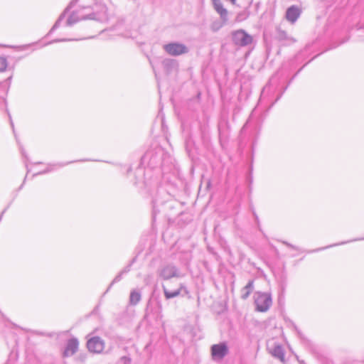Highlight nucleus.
I'll return each mask as SVG.
<instances>
[{
    "label": "nucleus",
    "mask_w": 364,
    "mask_h": 364,
    "mask_svg": "<svg viewBox=\"0 0 364 364\" xmlns=\"http://www.w3.org/2000/svg\"><path fill=\"white\" fill-rule=\"evenodd\" d=\"M253 215L255 218H256V215H257L255 213V212H253Z\"/></svg>",
    "instance_id": "nucleus-32"
},
{
    "label": "nucleus",
    "mask_w": 364,
    "mask_h": 364,
    "mask_svg": "<svg viewBox=\"0 0 364 364\" xmlns=\"http://www.w3.org/2000/svg\"><path fill=\"white\" fill-rule=\"evenodd\" d=\"M77 0H73L69 6L65 9V11L60 15L59 18H58V20L56 21V22L55 23V24L53 25V26L52 27V28L50 29V33H52L53 32L55 29H57L60 25V22L65 18V16H66V13L68 11V10L70 9H71L74 4L76 3Z\"/></svg>",
    "instance_id": "nucleus-12"
},
{
    "label": "nucleus",
    "mask_w": 364,
    "mask_h": 364,
    "mask_svg": "<svg viewBox=\"0 0 364 364\" xmlns=\"http://www.w3.org/2000/svg\"><path fill=\"white\" fill-rule=\"evenodd\" d=\"M227 21H224L221 19V21L217 20L212 23L210 26V28L213 32H216L219 31L225 23Z\"/></svg>",
    "instance_id": "nucleus-19"
},
{
    "label": "nucleus",
    "mask_w": 364,
    "mask_h": 364,
    "mask_svg": "<svg viewBox=\"0 0 364 364\" xmlns=\"http://www.w3.org/2000/svg\"><path fill=\"white\" fill-rule=\"evenodd\" d=\"M294 329L296 331L297 333L300 336V335H301V333H300V331H299V329L297 328V327H296L295 325H294Z\"/></svg>",
    "instance_id": "nucleus-27"
},
{
    "label": "nucleus",
    "mask_w": 364,
    "mask_h": 364,
    "mask_svg": "<svg viewBox=\"0 0 364 364\" xmlns=\"http://www.w3.org/2000/svg\"><path fill=\"white\" fill-rule=\"evenodd\" d=\"M232 4H235L236 0H229Z\"/></svg>",
    "instance_id": "nucleus-31"
},
{
    "label": "nucleus",
    "mask_w": 364,
    "mask_h": 364,
    "mask_svg": "<svg viewBox=\"0 0 364 364\" xmlns=\"http://www.w3.org/2000/svg\"><path fill=\"white\" fill-rule=\"evenodd\" d=\"M11 78H12V77H11V76L9 77L6 80L5 82H6V83H9H9L11 82Z\"/></svg>",
    "instance_id": "nucleus-26"
},
{
    "label": "nucleus",
    "mask_w": 364,
    "mask_h": 364,
    "mask_svg": "<svg viewBox=\"0 0 364 364\" xmlns=\"http://www.w3.org/2000/svg\"><path fill=\"white\" fill-rule=\"evenodd\" d=\"M185 287L183 284H179L178 288L173 291H170L166 285L163 284L162 289L164 291V296L166 299H170L172 298H175L180 295L181 290L184 289Z\"/></svg>",
    "instance_id": "nucleus-10"
},
{
    "label": "nucleus",
    "mask_w": 364,
    "mask_h": 364,
    "mask_svg": "<svg viewBox=\"0 0 364 364\" xmlns=\"http://www.w3.org/2000/svg\"><path fill=\"white\" fill-rule=\"evenodd\" d=\"M211 355L213 360H223L229 353L228 345L225 342L214 344L210 348Z\"/></svg>",
    "instance_id": "nucleus-4"
},
{
    "label": "nucleus",
    "mask_w": 364,
    "mask_h": 364,
    "mask_svg": "<svg viewBox=\"0 0 364 364\" xmlns=\"http://www.w3.org/2000/svg\"><path fill=\"white\" fill-rule=\"evenodd\" d=\"M130 363H131V358L127 356L122 357L117 363V364H130Z\"/></svg>",
    "instance_id": "nucleus-20"
},
{
    "label": "nucleus",
    "mask_w": 364,
    "mask_h": 364,
    "mask_svg": "<svg viewBox=\"0 0 364 364\" xmlns=\"http://www.w3.org/2000/svg\"><path fill=\"white\" fill-rule=\"evenodd\" d=\"M282 95H283V92H282V93H281V94L277 97V99H276V100H275V102H276L277 101H278V100L280 99V97H282Z\"/></svg>",
    "instance_id": "nucleus-30"
},
{
    "label": "nucleus",
    "mask_w": 364,
    "mask_h": 364,
    "mask_svg": "<svg viewBox=\"0 0 364 364\" xmlns=\"http://www.w3.org/2000/svg\"><path fill=\"white\" fill-rule=\"evenodd\" d=\"M213 6L215 11L220 14V18L224 21H228V11L223 8L220 0H213Z\"/></svg>",
    "instance_id": "nucleus-11"
},
{
    "label": "nucleus",
    "mask_w": 364,
    "mask_h": 364,
    "mask_svg": "<svg viewBox=\"0 0 364 364\" xmlns=\"http://www.w3.org/2000/svg\"><path fill=\"white\" fill-rule=\"evenodd\" d=\"M163 48L168 55L172 56H178L188 52V48L186 45L178 42L165 44Z\"/></svg>",
    "instance_id": "nucleus-3"
},
{
    "label": "nucleus",
    "mask_w": 364,
    "mask_h": 364,
    "mask_svg": "<svg viewBox=\"0 0 364 364\" xmlns=\"http://www.w3.org/2000/svg\"><path fill=\"white\" fill-rule=\"evenodd\" d=\"M277 38L279 41H291V42H294L295 40L289 36L288 34L287 33L286 31L280 29V28H278L277 30Z\"/></svg>",
    "instance_id": "nucleus-18"
},
{
    "label": "nucleus",
    "mask_w": 364,
    "mask_h": 364,
    "mask_svg": "<svg viewBox=\"0 0 364 364\" xmlns=\"http://www.w3.org/2000/svg\"><path fill=\"white\" fill-rule=\"evenodd\" d=\"M254 289V281L250 280L247 285L241 290V299H247Z\"/></svg>",
    "instance_id": "nucleus-13"
},
{
    "label": "nucleus",
    "mask_w": 364,
    "mask_h": 364,
    "mask_svg": "<svg viewBox=\"0 0 364 364\" xmlns=\"http://www.w3.org/2000/svg\"><path fill=\"white\" fill-rule=\"evenodd\" d=\"M79 342L77 338H71L68 340L65 349L63 352L65 357H68L74 355L78 349Z\"/></svg>",
    "instance_id": "nucleus-9"
},
{
    "label": "nucleus",
    "mask_w": 364,
    "mask_h": 364,
    "mask_svg": "<svg viewBox=\"0 0 364 364\" xmlns=\"http://www.w3.org/2000/svg\"><path fill=\"white\" fill-rule=\"evenodd\" d=\"M232 38L234 44L240 47L247 46L252 42V37L242 29L234 31Z\"/></svg>",
    "instance_id": "nucleus-2"
},
{
    "label": "nucleus",
    "mask_w": 364,
    "mask_h": 364,
    "mask_svg": "<svg viewBox=\"0 0 364 364\" xmlns=\"http://www.w3.org/2000/svg\"><path fill=\"white\" fill-rule=\"evenodd\" d=\"M7 66L6 59L4 58H0V72L4 71Z\"/></svg>",
    "instance_id": "nucleus-21"
},
{
    "label": "nucleus",
    "mask_w": 364,
    "mask_h": 364,
    "mask_svg": "<svg viewBox=\"0 0 364 364\" xmlns=\"http://www.w3.org/2000/svg\"><path fill=\"white\" fill-rule=\"evenodd\" d=\"M130 266L131 264L127 266L126 267H124L114 278V279L112 280V282H111V284H109V286L108 287L106 292H107L108 291H109V289H111V287H112V285L117 282H119L122 278V276L124 274H127V272H129L130 270Z\"/></svg>",
    "instance_id": "nucleus-16"
},
{
    "label": "nucleus",
    "mask_w": 364,
    "mask_h": 364,
    "mask_svg": "<svg viewBox=\"0 0 364 364\" xmlns=\"http://www.w3.org/2000/svg\"><path fill=\"white\" fill-rule=\"evenodd\" d=\"M272 355L278 358L280 361L283 362L284 360V353L282 347L281 346H276L272 350Z\"/></svg>",
    "instance_id": "nucleus-17"
},
{
    "label": "nucleus",
    "mask_w": 364,
    "mask_h": 364,
    "mask_svg": "<svg viewBox=\"0 0 364 364\" xmlns=\"http://www.w3.org/2000/svg\"><path fill=\"white\" fill-rule=\"evenodd\" d=\"M285 90H287V87H284V90H283L282 92H285Z\"/></svg>",
    "instance_id": "nucleus-33"
},
{
    "label": "nucleus",
    "mask_w": 364,
    "mask_h": 364,
    "mask_svg": "<svg viewBox=\"0 0 364 364\" xmlns=\"http://www.w3.org/2000/svg\"><path fill=\"white\" fill-rule=\"evenodd\" d=\"M301 13V9L298 6L293 5L287 9L285 16L287 20L293 24L297 21Z\"/></svg>",
    "instance_id": "nucleus-8"
},
{
    "label": "nucleus",
    "mask_w": 364,
    "mask_h": 364,
    "mask_svg": "<svg viewBox=\"0 0 364 364\" xmlns=\"http://www.w3.org/2000/svg\"><path fill=\"white\" fill-rule=\"evenodd\" d=\"M141 295L139 290H132L130 293L129 296V304L130 305L135 306L141 300Z\"/></svg>",
    "instance_id": "nucleus-15"
},
{
    "label": "nucleus",
    "mask_w": 364,
    "mask_h": 364,
    "mask_svg": "<svg viewBox=\"0 0 364 364\" xmlns=\"http://www.w3.org/2000/svg\"><path fill=\"white\" fill-rule=\"evenodd\" d=\"M255 219L256 223H257V225H259V220L258 216H257V215H256V218H255Z\"/></svg>",
    "instance_id": "nucleus-29"
},
{
    "label": "nucleus",
    "mask_w": 364,
    "mask_h": 364,
    "mask_svg": "<svg viewBox=\"0 0 364 364\" xmlns=\"http://www.w3.org/2000/svg\"><path fill=\"white\" fill-rule=\"evenodd\" d=\"M284 245H287V247H289L290 248L293 249V250H298V247L289 243L287 241H281Z\"/></svg>",
    "instance_id": "nucleus-24"
},
{
    "label": "nucleus",
    "mask_w": 364,
    "mask_h": 364,
    "mask_svg": "<svg viewBox=\"0 0 364 364\" xmlns=\"http://www.w3.org/2000/svg\"><path fill=\"white\" fill-rule=\"evenodd\" d=\"M50 171V169H46V170H45V171H41V172H39V173H38L34 174L33 176H36V175H39V174L46 173H48V171Z\"/></svg>",
    "instance_id": "nucleus-25"
},
{
    "label": "nucleus",
    "mask_w": 364,
    "mask_h": 364,
    "mask_svg": "<svg viewBox=\"0 0 364 364\" xmlns=\"http://www.w3.org/2000/svg\"><path fill=\"white\" fill-rule=\"evenodd\" d=\"M71 41H78V39L58 38V39L53 40V41L50 42V43H58V42Z\"/></svg>",
    "instance_id": "nucleus-23"
},
{
    "label": "nucleus",
    "mask_w": 364,
    "mask_h": 364,
    "mask_svg": "<svg viewBox=\"0 0 364 364\" xmlns=\"http://www.w3.org/2000/svg\"><path fill=\"white\" fill-rule=\"evenodd\" d=\"M285 90H287V87H284V90H283L282 92H285Z\"/></svg>",
    "instance_id": "nucleus-34"
},
{
    "label": "nucleus",
    "mask_w": 364,
    "mask_h": 364,
    "mask_svg": "<svg viewBox=\"0 0 364 364\" xmlns=\"http://www.w3.org/2000/svg\"><path fill=\"white\" fill-rule=\"evenodd\" d=\"M159 275L164 280H168L173 277H180L178 269L176 266L172 264H167L162 267L159 269Z\"/></svg>",
    "instance_id": "nucleus-5"
},
{
    "label": "nucleus",
    "mask_w": 364,
    "mask_h": 364,
    "mask_svg": "<svg viewBox=\"0 0 364 364\" xmlns=\"http://www.w3.org/2000/svg\"><path fill=\"white\" fill-rule=\"evenodd\" d=\"M256 310L259 312H266L272 304L270 293L257 291L254 295Z\"/></svg>",
    "instance_id": "nucleus-1"
},
{
    "label": "nucleus",
    "mask_w": 364,
    "mask_h": 364,
    "mask_svg": "<svg viewBox=\"0 0 364 364\" xmlns=\"http://www.w3.org/2000/svg\"><path fill=\"white\" fill-rule=\"evenodd\" d=\"M95 14H90L86 16L84 15H79L78 12L73 11L72 14L68 16L66 22L65 26H72L75 23L79 22L81 20H87V19H95Z\"/></svg>",
    "instance_id": "nucleus-7"
},
{
    "label": "nucleus",
    "mask_w": 364,
    "mask_h": 364,
    "mask_svg": "<svg viewBox=\"0 0 364 364\" xmlns=\"http://www.w3.org/2000/svg\"><path fill=\"white\" fill-rule=\"evenodd\" d=\"M72 162H73V161L68 162V163H65V164H59V166H60V167H61V166H65V165H67V164H70V163H72Z\"/></svg>",
    "instance_id": "nucleus-28"
},
{
    "label": "nucleus",
    "mask_w": 364,
    "mask_h": 364,
    "mask_svg": "<svg viewBox=\"0 0 364 364\" xmlns=\"http://www.w3.org/2000/svg\"><path fill=\"white\" fill-rule=\"evenodd\" d=\"M87 346L90 352L100 353L104 349L105 343L102 338L98 336H95L87 341Z\"/></svg>",
    "instance_id": "nucleus-6"
},
{
    "label": "nucleus",
    "mask_w": 364,
    "mask_h": 364,
    "mask_svg": "<svg viewBox=\"0 0 364 364\" xmlns=\"http://www.w3.org/2000/svg\"><path fill=\"white\" fill-rule=\"evenodd\" d=\"M162 65L164 70L169 73L177 66V62L173 59L166 58L162 61Z\"/></svg>",
    "instance_id": "nucleus-14"
},
{
    "label": "nucleus",
    "mask_w": 364,
    "mask_h": 364,
    "mask_svg": "<svg viewBox=\"0 0 364 364\" xmlns=\"http://www.w3.org/2000/svg\"><path fill=\"white\" fill-rule=\"evenodd\" d=\"M357 240H358V239L353 240V241H357ZM349 242H352V240L347 241V242H340V243L331 245L326 246L325 247H322V248L318 249L317 250H325V249L330 248V247H335V246H337V245H344V244H346V243H348Z\"/></svg>",
    "instance_id": "nucleus-22"
}]
</instances>
